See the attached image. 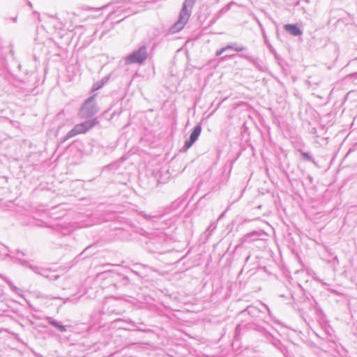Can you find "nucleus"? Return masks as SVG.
<instances>
[{
  "mask_svg": "<svg viewBox=\"0 0 357 357\" xmlns=\"http://www.w3.org/2000/svg\"><path fill=\"white\" fill-rule=\"evenodd\" d=\"M301 155L305 160H310L311 159L310 155L307 153L302 152Z\"/></svg>",
  "mask_w": 357,
  "mask_h": 357,
  "instance_id": "423d86ee",
  "label": "nucleus"
},
{
  "mask_svg": "<svg viewBox=\"0 0 357 357\" xmlns=\"http://www.w3.org/2000/svg\"><path fill=\"white\" fill-rule=\"evenodd\" d=\"M53 325H54V326H57V327H58L61 331H65L64 327H63V326H59V325H57L56 324H53Z\"/></svg>",
  "mask_w": 357,
  "mask_h": 357,
  "instance_id": "0eeeda50",
  "label": "nucleus"
},
{
  "mask_svg": "<svg viewBox=\"0 0 357 357\" xmlns=\"http://www.w3.org/2000/svg\"><path fill=\"white\" fill-rule=\"evenodd\" d=\"M284 28L286 31H287L288 33L293 36H297L301 34V31L295 24H287L284 25Z\"/></svg>",
  "mask_w": 357,
  "mask_h": 357,
  "instance_id": "39448f33",
  "label": "nucleus"
},
{
  "mask_svg": "<svg viewBox=\"0 0 357 357\" xmlns=\"http://www.w3.org/2000/svg\"><path fill=\"white\" fill-rule=\"evenodd\" d=\"M229 46H227V47H226V49H227V48H229ZM225 49H222V51H225Z\"/></svg>",
  "mask_w": 357,
  "mask_h": 357,
  "instance_id": "1a4fd4ad",
  "label": "nucleus"
},
{
  "mask_svg": "<svg viewBox=\"0 0 357 357\" xmlns=\"http://www.w3.org/2000/svg\"><path fill=\"white\" fill-rule=\"evenodd\" d=\"M93 100V97H91L90 98H89L86 102H85V105H86L88 103H89L91 101H92Z\"/></svg>",
  "mask_w": 357,
  "mask_h": 357,
  "instance_id": "6e6552de",
  "label": "nucleus"
},
{
  "mask_svg": "<svg viewBox=\"0 0 357 357\" xmlns=\"http://www.w3.org/2000/svg\"><path fill=\"white\" fill-rule=\"evenodd\" d=\"M202 131V127L200 126H197L195 127L192 130L190 139L187 140L185 143V147L186 149L190 148L192 144L195 142V141L198 139Z\"/></svg>",
  "mask_w": 357,
  "mask_h": 357,
  "instance_id": "20e7f679",
  "label": "nucleus"
},
{
  "mask_svg": "<svg viewBox=\"0 0 357 357\" xmlns=\"http://www.w3.org/2000/svg\"><path fill=\"white\" fill-rule=\"evenodd\" d=\"M93 125L94 124L91 122H84L77 124L71 130L68 132L67 137L70 138L75 135L83 134L89 129H91L93 126Z\"/></svg>",
  "mask_w": 357,
  "mask_h": 357,
  "instance_id": "f03ea898",
  "label": "nucleus"
},
{
  "mask_svg": "<svg viewBox=\"0 0 357 357\" xmlns=\"http://www.w3.org/2000/svg\"><path fill=\"white\" fill-rule=\"evenodd\" d=\"M146 59V50L144 47L140 48L137 52L128 56L126 61L127 63H141Z\"/></svg>",
  "mask_w": 357,
  "mask_h": 357,
  "instance_id": "7ed1b4c3",
  "label": "nucleus"
},
{
  "mask_svg": "<svg viewBox=\"0 0 357 357\" xmlns=\"http://www.w3.org/2000/svg\"><path fill=\"white\" fill-rule=\"evenodd\" d=\"M190 16V12L187 9L185 4H184L178 21L171 28V32L176 33L183 29L188 22Z\"/></svg>",
  "mask_w": 357,
  "mask_h": 357,
  "instance_id": "f257e3e1",
  "label": "nucleus"
}]
</instances>
